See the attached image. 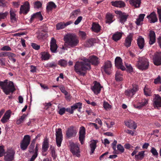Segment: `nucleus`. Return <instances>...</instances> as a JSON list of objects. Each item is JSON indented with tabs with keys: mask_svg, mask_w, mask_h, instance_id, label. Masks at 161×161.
Here are the masks:
<instances>
[{
	"mask_svg": "<svg viewBox=\"0 0 161 161\" xmlns=\"http://www.w3.org/2000/svg\"><path fill=\"white\" fill-rule=\"evenodd\" d=\"M27 116L26 114H24L22 115L19 119H17L16 121V123L17 125H19L22 123Z\"/></svg>",
	"mask_w": 161,
	"mask_h": 161,
	"instance_id": "nucleus-42",
	"label": "nucleus"
},
{
	"mask_svg": "<svg viewBox=\"0 0 161 161\" xmlns=\"http://www.w3.org/2000/svg\"><path fill=\"white\" fill-rule=\"evenodd\" d=\"M64 39L65 45L71 47L77 46L79 43L78 38L74 34H68L64 36Z\"/></svg>",
	"mask_w": 161,
	"mask_h": 161,
	"instance_id": "nucleus-2",
	"label": "nucleus"
},
{
	"mask_svg": "<svg viewBox=\"0 0 161 161\" xmlns=\"http://www.w3.org/2000/svg\"><path fill=\"white\" fill-rule=\"evenodd\" d=\"M147 18L150 23H154L158 21L157 15L155 12H153L147 16Z\"/></svg>",
	"mask_w": 161,
	"mask_h": 161,
	"instance_id": "nucleus-20",
	"label": "nucleus"
},
{
	"mask_svg": "<svg viewBox=\"0 0 161 161\" xmlns=\"http://www.w3.org/2000/svg\"><path fill=\"white\" fill-rule=\"evenodd\" d=\"M140 104L139 102L138 101H135L133 103V104L134 107L138 109H140L141 108V107H139V106H140Z\"/></svg>",
	"mask_w": 161,
	"mask_h": 161,
	"instance_id": "nucleus-57",
	"label": "nucleus"
},
{
	"mask_svg": "<svg viewBox=\"0 0 161 161\" xmlns=\"http://www.w3.org/2000/svg\"><path fill=\"white\" fill-rule=\"evenodd\" d=\"M153 61L155 65L159 66L161 64V52H157L154 54Z\"/></svg>",
	"mask_w": 161,
	"mask_h": 161,
	"instance_id": "nucleus-13",
	"label": "nucleus"
},
{
	"mask_svg": "<svg viewBox=\"0 0 161 161\" xmlns=\"http://www.w3.org/2000/svg\"><path fill=\"white\" fill-rule=\"evenodd\" d=\"M56 7V5L55 3L53 2H49L47 6V10L48 12H49L52 10L53 8H55Z\"/></svg>",
	"mask_w": 161,
	"mask_h": 161,
	"instance_id": "nucleus-35",
	"label": "nucleus"
},
{
	"mask_svg": "<svg viewBox=\"0 0 161 161\" xmlns=\"http://www.w3.org/2000/svg\"><path fill=\"white\" fill-rule=\"evenodd\" d=\"M114 17V16L112 14L110 13L107 14L106 16V23L109 24L112 23L114 21V20L113 19Z\"/></svg>",
	"mask_w": 161,
	"mask_h": 161,
	"instance_id": "nucleus-32",
	"label": "nucleus"
},
{
	"mask_svg": "<svg viewBox=\"0 0 161 161\" xmlns=\"http://www.w3.org/2000/svg\"><path fill=\"white\" fill-rule=\"evenodd\" d=\"M33 153H34V154L31 158L29 161H34L38 155V153L35 152H33Z\"/></svg>",
	"mask_w": 161,
	"mask_h": 161,
	"instance_id": "nucleus-63",
	"label": "nucleus"
},
{
	"mask_svg": "<svg viewBox=\"0 0 161 161\" xmlns=\"http://www.w3.org/2000/svg\"><path fill=\"white\" fill-rule=\"evenodd\" d=\"M142 104H143V107L146 106L148 104V100L147 99H144L141 101Z\"/></svg>",
	"mask_w": 161,
	"mask_h": 161,
	"instance_id": "nucleus-64",
	"label": "nucleus"
},
{
	"mask_svg": "<svg viewBox=\"0 0 161 161\" xmlns=\"http://www.w3.org/2000/svg\"><path fill=\"white\" fill-rule=\"evenodd\" d=\"M130 3L136 8L140 7L141 0H130Z\"/></svg>",
	"mask_w": 161,
	"mask_h": 161,
	"instance_id": "nucleus-38",
	"label": "nucleus"
},
{
	"mask_svg": "<svg viewBox=\"0 0 161 161\" xmlns=\"http://www.w3.org/2000/svg\"><path fill=\"white\" fill-rule=\"evenodd\" d=\"M94 86L91 87V89L95 94H98L100 93L102 87L99 82L96 81L94 82Z\"/></svg>",
	"mask_w": 161,
	"mask_h": 161,
	"instance_id": "nucleus-15",
	"label": "nucleus"
},
{
	"mask_svg": "<svg viewBox=\"0 0 161 161\" xmlns=\"http://www.w3.org/2000/svg\"><path fill=\"white\" fill-rule=\"evenodd\" d=\"M149 43L152 45L155 43L156 41V36L155 32L153 31H150L149 33Z\"/></svg>",
	"mask_w": 161,
	"mask_h": 161,
	"instance_id": "nucleus-22",
	"label": "nucleus"
},
{
	"mask_svg": "<svg viewBox=\"0 0 161 161\" xmlns=\"http://www.w3.org/2000/svg\"><path fill=\"white\" fill-rule=\"evenodd\" d=\"M92 28V30L94 32L98 33L100 31L101 26L98 24L93 23Z\"/></svg>",
	"mask_w": 161,
	"mask_h": 161,
	"instance_id": "nucleus-34",
	"label": "nucleus"
},
{
	"mask_svg": "<svg viewBox=\"0 0 161 161\" xmlns=\"http://www.w3.org/2000/svg\"><path fill=\"white\" fill-rule=\"evenodd\" d=\"M16 55L10 52H7V57H8L9 59L14 58L15 57Z\"/></svg>",
	"mask_w": 161,
	"mask_h": 161,
	"instance_id": "nucleus-56",
	"label": "nucleus"
},
{
	"mask_svg": "<svg viewBox=\"0 0 161 161\" xmlns=\"http://www.w3.org/2000/svg\"><path fill=\"white\" fill-rule=\"evenodd\" d=\"M154 106L157 107H161V97L158 95H155L153 99Z\"/></svg>",
	"mask_w": 161,
	"mask_h": 161,
	"instance_id": "nucleus-21",
	"label": "nucleus"
},
{
	"mask_svg": "<svg viewBox=\"0 0 161 161\" xmlns=\"http://www.w3.org/2000/svg\"><path fill=\"white\" fill-rule=\"evenodd\" d=\"M82 103H78L74 104L73 106H71V108L73 109V111L75 109L78 108V111H80V109L82 107Z\"/></svg>",
	"mask_w": 161,
	"mask_h": 161,
	"instance_id": "nucleus-40",
	"label": "nucleus"
},
{
	"mask_svg": "<svg viewBox=\"0 0 161 161\" xmlns=\"http://www.w3.org/2000/svg\"><path fill=\"white\" fill-rule=\"evenodd\" d=\"M29 3L27 1L25 2L23 5L21 6L20 8L19 14H26L30 10Z\"/></svg>",
	"mask_w": 161,
	"mask_h": 161,
	"instance_id": "nucleus-12",
	"label": "nucleus"
},
{
	"mask_svg": "<svg viewBox=\"0 0 161 161\" xmlns=\"http://www.w3.org/2000/svg\"><path fill=\"white\" fill-rule=\"evenodd\" d=\"M42 5V3L39 1L36 2L35 3V8H38L41 7Z\"/></svg>",
	"mask_w": 161,
	"mask_h": 161,
	"instance_id": "nucleus-61",
	"label": "nucleus"
},
{
	"mask_svg": "<svg viewBox=\"0 0 161 161\" xmlns=\"http://www.w3.org/2000/svg\"><path fill=\"white\" fill-rule=\"evenodd\" d=\"M137 45L140 49H142L145 45L144 39L141 36H139L137 39Z\"/></svg>",
	"mask_w": 161,
	"mask_h": 161,
	"instance_id": "nucleus-29",
	"label": "nucleus"
},
{
	"mask_svg": "<svg viewBox=\"0 0 161 161\" xmlns=\"http://www.w3.org/2000/svg\"><path fill=\"white\" fill-rule=\"evenodd\" d=\"M151 152L152 153L153 155L155 156H158V153L156 149L154 147H152L150 150Z\"/></svg>",
	"mask_w": 161,
	"mask_h": 161,
	"instance_id": "nucleus-54",
	"label": "nucleus"
},
{
	"mask_svg": "<svg viewBox=\"0 0 161 161\" xmlns=\"http://www.w3.org/2000/svg\"><path fill=\"white\" fill-rule=\"evenodd\" d=\"M145 156V151H142L139 152L137 154L135 155V159L136 161L142 160Z\"/></svg>",
	"mask_w": 161,
	"mask_h": 161,
	"instance_id": "nucleus-28",
	"label": "nucleus"
},
{
	"mask_svg": "<svg viewBox=\"0 0 161 161\" xmlns=\"http://www.w3.org/2000/svg\"><path fill=\"white\" fill-rule=\"evenodd\" d=\"M145 16V14H141L139 15L136 21V23L137 25H139L142 24Z\"/></svg>",
	"mask_w": 161,
	"mask_h": 161,
	"instance_id": "nucleus-36",
	"label": "nucleus"
},
{
	"mask_svg": "<svg viewBox=\"0 0 161 161\" xmlns=\"http://www.w3.org/2000/svg\"><path fill=\"white\" fill-rule=\"evenodd\" d=\"M1 50L3 51H9L11 50V48L8 46H5L2 47Z\"/></svg>",
	"mask_w": 161,
	"mask_h": 161,
	"instance_id": "nucleus-55",
	"label": "nucleus"
},
{
	"mask_svg": "<svg viewBox=\"0 0 161 161\" xmlns=\"http://www.w3.org/2000/svg\"><path fill=\"white\" fill-rule=\"evenodd\" d=\"M30 136L25 135L20 143V148L22 150H24L26 149L30 143Z\"/></svg>",
	"mask_w": 161,
	"mask_h": 161,
	"instance_id": "nucleus-6",
	"label": "nucleus"
},
{
	"mask_svg": "<svg viewBox=\"0 0 161 161\" xmlns=\"http://www.w3.org/2000/svg\"><path fill=\"white\" fill-rule=\"evenodd\" d=\"M136 65L138 68L140 69H146L148 67L149 62L146 58L144 57L140 58H139Z\"/></svg>",
	"mask_w": 161,
	"mask_h": 161,
	"instance_id": "nucleus-4",
	"label": "nucleus"
},
{
	"mask_svg": "<svg viewBox=\"0 0 161 161\" xmlns=\"http://www.w3.org/2000/svg\"><path fill=\"white\" fill-rule=\"evenodd\" d=\"M98 142L97 140H92L90 142V147L91 148V152L90 154H92L94 152V151L96 147V144Z\"/></svg>",
	"mask_w": 161,
	"mask_h": 161,
	"instance_id": "nucleus-27",
	"label": "nucleus"
},
{
	"mask_svg": "<svg viewBox=\"0 0 161 161\" xmlns=\"http://www.w3.org/2000/svg\"><path fill=\"white\" fill-rule=\"evenodd\" d=\"M80 12V10L79 9L73 11L71 14L70 18L72 19H74L78 15Z\"/></svg>",
	"mask_w": 161,
	"mask_h": 161,
	"instance_id": "nucleus-43",
	"label": "nucleus"
},
{
	"mask_svg": "<svg viewBox=\"0 0 161 161\" xmlns=\"http://www.w3.org/2000/svg\"><path fill=\"white\" fill-rule=\"evenodd\" d=\"M31 46L35 50H38L40 48V46L37 45L35 43H32Z\"/></svg>",
	"mask_w": 161,
	"mask_h": 161,
	"instance_id": "nucleus-62",
	"label": "nucleus"
},
{
	"mask_svg": "<svg viewBox=\"0 0 161 161\" xmlns=\"http://www.w3.org/2000/svg\"><path fill=\"white\" fill-rule=\"evenodd\" d=\"M67 62L64 59H61L58 62V64L61 66L65 67L67 65Z\"/></svg>",
	"mask_w": 161,
	"mask_h": 161,
	"instance_id": "nucleus-46",
	"label": "nucleus"
},
{
	"mask_svg": "<svg viewBox=\"0 0 161 161\" xmlns=\"http://www.w3.org/2000/svg\"><path fill=\"white\" fill-rule=\"evenodd\" d=\"M41 58L42 60H48L50 57V54L47 52H43L41 53Z\"/></svg>",
	"mask_w": 161,
	"mask_h": 161,
	"instance_id": "nucleus-37",
	"label": "nucleus"
},
{
	"mask_svg": "<svg viewBox=\"0 0 161 161\" xmlns=\"http://www.w3.org/2000/svg\"><path fill=\"white\" fill-rule=\"evenodd\" d=\"M88 59L85 58L82 61L76 62L75 65V70L78 74L84 76L86 71L91 69Z\"/></svg>",
	"mask_w": 161,
	"mask_h": 161,
	"instance_id": "nucleus-1",
	"label": "nucleus"
},
{
	"mask_svg": "<svg viewBox=\"0 0 161 161\" xmlns=\"http://www.w3.org/2000/svg\"><path fill=\"white\" fill-rule=\"evenodd\" d=\"M125 125L130 129H136L137 126L135 122L131 120H129L125 121Z\"/></svg>",
	"mask_w": 161,
	"mask_h": 161,
	"instance_id": "nucleus-26",
	"label": "nucleus"
},
{
	"mask_svg": "<svg viewBox=\"0 0 161 161\" xmlns=\"http://www.w3.org/2000/svg\"><path fill=\"white\" fill-rule=\"evenodd\" d=\"M79 144L73 142L69 143L70 150L74 155L77 157L80 156V151Z\"/></svg>",
	"mask_w": 161,
	"mask_h": 161,
	"instance_id": "nucleus-5",
	"label": "nucleus"
},
{
	"mask_svg": "<svg viewBox=\"0 0 161 161\" xmlns=\"http://www.w3.org/2000/svg\"><path fill=\"white\" fill-rule=\"evenodd\" d=\"M11 112L10 110L7 111L4 114L1 119V122L3 123L7 122L11 116Z\"/></svg>",
	"mask_w": 161,
	"mask_h": 161,
	"instance_id": "nucleus-25",
	"label": "nucleus"
},
{
	"mask_svg": "<svg viewBox=\"0 0 161 161\" xmlns=\"http://www.w3.org/2000/svg\"><path fill=\"white\" fill-rule=\"evenodd\" d=\"M50 150L52 157L54 159H55L57 157V154L55 153L54 148L51 147H50Z\"/></svg>",
	"mask_w": 161,
	"mask_h": 161,
	"instance_id": "nucleus-48",
	"label": "nucleus"
},
{
	"mask_svg": "<svg viewBox=\"0 0 161 161\" xmlns=\"http://www.w3.org/2000/svg\"><path fill=\"white\" fill-rule=\"evenodd\" d=\"M8 14V13L5 12L4 13H0V20L6 18Z\"/></svg>",
	"mask_w": 161,
	"mask_h": 161,
	"instance_id": "nucleus-53",
	"label": "nucleus"
},
{
	"mask_svg": "<svg viewBox=\"0 0 161 161\" xmlns=\"http://www.w3.org/2000/svg\"><path fill=\"white\" fill-rule=\"evenodd\" d=\"M115 13L117 14L120 22L124 24L126 21L128 16L127 14L120 11H116Z\"/></svg>",
	"mask_w": 161,
	"mask_h": 161,
	"instance_id": "nucleus-9",
	"label": "nucleus"
},
{
	"mask_svg": "<svg viewBox=\"0 0 161 161\" xmlns=\"http://www.w3.org/2000/svg\"><path fill=\"white\" fill-rule=\"evenodd\" d=\"M79 35L83 39L86 38V34L84 32L80 31L79 32Z\"/></svg>",
	"mask_w": 161,
	"mask_h": 161,
	"instance_id": "nucleus-59",
	"label": "nucleus"
},
{
	"mask_svg": "<svg viewBox=\"0 0 161 161\" xmlns=\"http://www.w3.org/2000/svg\"><path fill=\"white\" fill-rule=\"evenodd\" d=\"M122 34V33L121 32H117L113 35L112 39L115 41L116 42L120 39Z\"/></svg>",
	"mask_w": 161,
	"mask_h": 161,
	"instance_id": "nucleus-33",
	"label": "nucleus"
},
{
	"mask_svg": "<svg viewBox=\"0 0 161 161\" xmlns=\"http://www.w3.org/2000/svg\"><path fill=\"white\" fill-rule=\"evenodd\" d=\"M77 134V131L74 129L73 127H71L67 130L66 133L67 137L68 138H70L75 136Z\"/></svg>",
	"mask_w": 161,
	"mask_h": 161,
	"instance_id": "nucleus-18",
	"label": "nucleus"
},
{
	"mask_svg": "<svg viewBox=\"0 0 161 161\" xmlns=\"http://www.w3.org/2000/svg\"><path fill=\"white\" fill-rule=\"evenodd\" d=\"M36 18L39 19L40 20H42L43 19L42 17L40 12L34 14L31 16L30 19V20L31 21Z\"/></svg>",
	"mask_w": 161,
	"mask_h": 161,
	"instance_id": "nucleus-31",
	"label": "nucleus"
},
{
	"mask_svg": "<svg viewBox=\"0 0 161 161\" xmlns=\"http://www.w3.org/2000/svg\"><path fill=\"white\" fill-rule=\"evenodd\" d=\"M35 147V142H32L29 147V152L30 153L34 152V148Z\"/></svg>",
	"mask_w": 161,
	"mask_h": 161,
	"instance_id": "nucleus-52",
	"label": "nucleus"
},
{
	"mask_svg": "<svg viewBox=\"0 0 161 161\" xmlns=\"http://www.w3.org/2000/svg\"><path fill=\"white\" fill-rule=\"evenodd\" d=\"M111 3L113 6L119 8L123 7L125 5L124 3L121 1H116L114 2L112 1L111 2Z\"/></svg>",
	"mask_w": 161,
	"mask_h": 161,
	"instance_id": "nucleus-30",
	"label": "nucleus"
},
{
	"mask_svg": "<svg viewBox=\"0 0 161 161\" xmlns=\"http://www.w3.org/2000/svg\"><path fill=\"white\" fill-rule=\"evenodd\" d=\"M3 92L7 95L13 92L15 90L13 83L12 81L8 82L6 80L3 81L2 86L1 87Z\"/></svg>",
	"mask_w": 161,
	"mask_h": 161,
	"instance_id": "nucleus-3",
	"label": "nucleus"
},
{
	"mask_svg": "<svg viewBox=\"0 0 161 161\" xmlns=\"http://www.w3.org/2000/svg\"><path fill=\"white\" fill-rule=\"evenodd\" d=\"M79 140L81 144L84 143L85 140L86 135V130L84 126H81L79 130Z\"/></svg>",
	"mask_w": 161,
	"mask_h": 161,
	"instance_id": "nucleus-14",
	"label": "nucleus"
},
{
	"mask_svg": "<svg viewBox=\"0 0 161 161\" xmlns=\"http://www.w3.org/2000/svg\"><path fill=\"white\" fill-rule=\"evenodd\" d=\"M115 78L117 81H121L123 80L122 75L120 71L118 70L116 71Z\"/></svg>",
	"mask_w": 161,
	"mask_h": 161,
	"instance_id": "nucleus-39",
	"label": "nucleus"
},
{
	"mask_svg": "<svg viewBox=\"0 0 161 161\" xmlns=\"http://www.w3.org/2000/svg\"><path fill=\"white\" fill-rule=\"evenodd\" d=\"M83 17L81 16L78 17L76 19V20L74 22L75 25H78L81 21Z\"/></svg>",
	"mask_w": 161,
	"mask_h": 161,
	"instance_id": "nucleus-58",
	"label": "nucleus"
},
{
	"mask_svg": "<svg viewBox=\"0 0 161 161\" xmlns=\"http://www.w3.org/2000/svg\"><path fill=\"white\" fill-rule=\"evenodd\" d=\"M115 66L118 68L124 70L125 69L124 66L123 65L122 60L120 57H117L115 60Z\"/></svg>",
	"mask_w": 161,
	"mask_h": 161,
	"instance_id": "nucleus-16",
	"label": "nucleus"
},
{
	"mask_svg": "<svg viewBox=\"0 0 161 161\" xmlns=\"http://www.w3.org/2000/svg\"><path fill=\"white\" fill-rule=\"evenodd\" d=\"M138 90V86L136 85H132V88L125 90V93L126 96L132 97Z\"/></svg>",
	"mask_w": 161,
	"mask_h": 161,
	"instance_id": "nucleus-10",
	"label": "nucleus"
},
{
	"mask_svg": "<svg viewBox=\"0 0 161 161\" xmlns=\"http://www.w3.org/2000/svg\"><path fill=\"white\" fill-rule=\"evenodd\" d=\"M16 11L12 9H10L9 11L10 15V20L12 23L17 22L18 17L16 14Z\"/></svg>",
	"mask_w": 161,
	"mask_h": 161,
	"instance_id": "nucleus-17",
	"label": "nucleus"
},
{
	"mask_svg": "<svg viewBox=\"0 0 161 161\" xmlns=\"http://www.w3.org/2000/svg\"><path fill=\"white\" fill-rule=\"evenodd\" d=\"M56 140L57 146L58 147L61 146V143L63 140V136L62 133L61 129L60 128L58 129L56 131Z\"/></svg>",
	"mask_w": 161,
	"mask_h": 161,
	"instance_id": "nucleus-8",
	"label": "nucleus"
},
{
	"mask_svg": "<svg viewBox=\"0 0 161 161\" xmlns=\"http://www.w3.org/2000/svg\"><path fill=\"white\" fill-rule=\"evenodd\" d=\"M15 154L14 151L12 149H8L6 155L4 156V160L5 161H12L14 159Z\"/></svg>",
	"mask_w": 161,
	"mask_h": 161,
	"instance_id": "nucleus-11",
	"label": "nucleus"
},
{
	"mask_svg": "<svg viewBox=\"0 0 161 161\" xmlns=\"http://www.w3.org/2000/svg\"><path fill=\"white\" fill-rule=\"evenodd\" d=\"M133 36L132 34L130 33L125 38L124 44L126 47H129L131 46Z\"/></svg>",
	"mask_w": 161,
	"mask_h": 161,
	"instance_id": "nucleus-23",
	"label": "nucleus"
},
{
	"mask_svg": "<svg viewBox=\"0 0 161 161\" xmlns=\"http://www.w3.org/2000/svg\"><path fill=\"white\" fill-rule=\"evenodd\" d=\"M48 142L47 140L44 141L42 146V149L43 151L46 152L48 148Z\"/></svg>",
	"mask_w": 161,
	"mask_h": 161,
	"instance_id": "nucleus-44",
	"label": "nucleus"
},
{
	"mask_svg": "<svg viewBox=\"0 0 161 161\" xmlns=\"http://www.w3.org/2000/svg\"><path fill=\"white\" fill-rule=\"evenodd\" d=\"M112 64L109 61H106L102 68V70L104 71L108 75L111 74L112 72Z\"/></svg>",
	"mask_w": 161,
	"mask_h": 161,
	"instance_id": "nucleus-7",
	"label": "nucleus"
},
{
	"mask_svg": "<svg viewBox=\"0 0 161 161\" xmlns=\"http://www.w3.org/2000/svg\"><path fill=\"white\" fill-rule=\"evenodd\" d=\"M57 48L58 46L56 40L53 37L52 38L50 42V50L52 52L56 53Z\"/></svg>",
	"mask_w": 161,
	"mask_h": 161,
	"instance_id": "nucleus-19",
	"label": "nucleus"
},
{
	"mask_svg": "<svg viewBox=\"0 0 161 161\" xmlns=\"http://www.w3.org/2000/svg\"><path fill=\"white\" fill-rule=\"evenodd\" d=\"M154 82L155 84L160 83L161 82V77L158 76L157 78L154 79Z\"/></svg>",
	"mask_w": 161,
	"mask_h": 161,
	"instance_id": "nucleus-60",
	"label": "nucleus"
},
{
	"mask_svg": "<svg viewBox=\"0 0 161 161\" xmlns=\"http://www.w3.org/2000/svg\"><path fill=\"white\" fill-rule=\"evenodd\" d=\"M145 95L147 96H149L152 93L151 89L147 86H146L144 88Z\"/></svg>",
	"mask_w": 161,
	"mask_h": 161,
	"instance_id": "nucleus-45",
	"label": "nucleus"
},
{
	"mask_svg": "<svg viewBox=\"0 0 161 161\" xmlns=\"http://www.w3.org/2000/svg\"><path fill=\"white\" fill-rule=\"evenodd\" d=\"M88 59L89 64L90 65V63H91L92 64L94 65H97L99 63V61L98 59V58L95 56H90Z\"/></svg>",
	"mask_w": 161,
	"mask_h": 161,
	"instance_id": "nucleus-24",
	"label": "nucleus"
},
{
	"mask_svg": "<svg viewBox=\"0 0 161 161\" xmlns=\"http://www.w3.org/2000/svg\"><path fill=\"white\" fill-rule=\"evenodd\" d=\"M94 39L93 38L89 39L86 41L84 43V46L87 47L92 46L93 44Z\"/></svg>",
	"mask_w": 161,
	"mask_h": 161,
	"instance_id": "nucleus-41",
	"label": "nucleus"
},
{
	"mask_svg": "<svg viewBox=\"0 0 161 161\" xmlns=\"http://www.w3.org/2000/svg\"><path fill=\"white\" fill-rule=\"evenodd\" d=\"M56 26L57 30L63 29L65 27L64 23L63 22H60Z\"/></svg>",
	"mask_w": 161,
	"mask_h": 161,
	"instance_id": "nucleus-47",
	"label": "nucleus"
},
{
	"mask_svg": "<svg viewBox=\"0 0 161 161\" xmlns=\"http://www.w3.org/2000/svg\"><path fill=\"white\" fill-rule=\"evenodd\" d=\"M117 150L121 153H123L124 152L125 149L120 144L117 145Z\"/></svg>",
	"mask_w": 161,
	"mask_h": 161,
	"instance_id": "nucleus-50",
	"label": "nucleus"
},
{
	"mask_svg": "<svg viewBox=\"0 0 161 161\" xmlns=\"http://www.w3.org/2000/svg\"><path fill=\"white\" fill-rule=\"evenodd\" d=\"M117 143V141L116 140H114V142L112 144V146L113 149L114 150V153H117V150H116V145Z\"/></svg>",
	"mask_w": 161,
	"mask_h": 161,
	"instance_id": "nucleus-49",
	"label": "nucleus"
},
{
	"mask_svg": "<svg viewBox=\"0 0 161 161\" xmlns=\"http://www.w3.org/2000/svg\"><path fill=\"white\" fill-rule=\"evenodd\" d=\"M103 106L106 110H107L109 108H110L111 107V106L109 105V104L106 102H104Z\"/></svg>",
	"mask_w": 161,
	"mask_h": 161,
	"instance_id": "nucleus-51",
	"label": "nucleus"
}]
</instances>
